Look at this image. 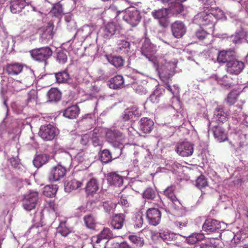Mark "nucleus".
<instances>
[{"instance_id": "1", "label": "nucleus", "mask_w": 248, "mask_h": 248, "mask_svg": "<svg viewBox=\"0 0 248 248\" xmlns=\"http://www.w3.org/2000/svg\"><path fill=\"white\" fill-rule=\"evenodd\" d=\"M221 13L218 9H207L196 15L194 21L201 27H208L209 29H212L219 18L218 14Z\"/></svg>"}, {"instance_id": "2", "label": "nucleus", "mask_w": 248, "mask_h": 248, "mask_svg": "<svg viewBox=\"0 0 248 248\" xmlns=\"http://www.w3.org/2000/svg\"><path fill=\"white\" fill-rule=\"evenodd\" d=\"M5 72L9 75L15 76L22 73L23 82L27 85L32 84L34 79V71L28 67H23V64L15 62L7 64L5 68Z\"/></svg>"}, {"instance_id": "3", "label": "nucleus", "mask_w": 248, "mask_h": 248, "mask_svg": "<svg viewBox=\"0 0 248 248\" xmlns=\"http://www.w3.org/2000/svg\"><path fill=\"white\" fill-rule=\"evenodd\" d=\"M31 58L39 62L46 63L47 60L52 54L51 49L48 46L36 48L30 51Z\"/></svg>"}, {"instance_id": "4", "label": "nucleus", "mask_w": 248, "mask_h": 248, "mask_svg": "<svg viewBox=\"0 0 248 248\" xmlns=\"http://www.w3.org/2000/svg\"><path fill=\"white\" fill-rule=\"evenodd\" d=\"M58 129L51 124L41 126L38 132L39 136L45 141L53 140L58 135Z\"/></svg>"}, {"instance_id": "5", "label": "nucleus", "mask_w": 248, "mask_h": 248, "mask_svg": "<svg viewBox=\"0 0 248 248\" xmlns=\"http://www.w3.org/2000/svg\"><path fill=\"white\" fill-rule=\"evenodd\" d=\"M153 17L158 20V23L160 26L163 28L167 27L170 24L169 18L168 9L167 8H162L158 10H155L152 12Z\"/></svg>"}, {"instance_id": "6", "label": "nucleus", "mask_w": 248, "mask_h": 248, "mask_svg": "<svg viewBox=\"0 0 248 248\" xmlns=\"http://www.w3.org/2000/svg\"><path fill=\"white\" fill-rule=\"evenodd\" d=\"M175 151L182 157H188L193 153L194 144L187 141L179 142L175 146Z\"/></svg>"}, {"instance_id": "7", "label": "nucleus", "mask_w": 248, "mask_h": 248, "mask_svg": "<svg viewBox=\"0 0 248 248\" xmlns=\"http://www.w3.org/2000/svg\"><path fill=\"white\" fill-rule=\"evenodd\" d=\"M38 199V193L36 191L30 192L24 195L22 200V206L24 209L27 211H30L34 209Z\"/></svg>"}, {"instance_id": "8", "label": "nucleus", "mask_w": 248, "mask_h": 248, "mask_svg": "<svg viewBox=\"0 0 248 248\" xmlns=\"http://www.w3.org/2000/svg\"><path fill=\"white\" fill-rule=\"evenodd\" d=\"M141 16L140 12L136 9H128L125 12L124 19L132 27H136L140 22Z\"/></svg>"}, {"instance_id": "9", "label": "nucleus", "mask_w": 248, "mask_h": 248, "mask_svg": "<svg viewBox=\"0 0 248 248\" xmlns=\"http://www.w3.org/2000/svg\"><path fill=\"white\" fill-rule=\"evenodd\" d=\"M244 67V63L237 60L236 57L233 60L229 62L226 64L225 69L229 74L237 76L242 72Z\"/></svg>"}, {"instance_id": "10", "label": "nucleus", "mask_w": 248, "mask_h": 248, "mask_svg": "<svg viewBox=\"0 0 248 248\" xmlns=\"http://www.w3.org/2000/svg\"><path fill=\"white\" fill-rule=\"evenodd\" d=\"M202 229L207 234L218 232L221 231V222L215 219L207 218L202 226Z\"/></svg>"}, {"instance_id": "11", "label": "nucleus", "mask_w": 248, "mask_h": 248, "mask_svg": "<svg viewBox=\"0 0 248 248\" xmlns=\"http://www.w3.org/2000/svg\"><path fill=\"white\" fill-rule=\"evenodd\" d=\"M66 172V169L61 165L52 167L47 175L49 181L54 182L59 181L63 178Z\"/></svg>"}, {"instance_id": "12", "label": "nucleus", "mask_w": 248, "mask_h": 248, "mask_svg": "<svg viewBox=\"0 0 248 248\" xmlns=\"http://www.w3.org/2000/svg\"><path fill=\"white\" fill-rule=\"evenodd\" d=\"M215 78L218 84L227 89L232 87L238 83L237 78L227 75L222 76L216 75Z\"/></svg>"}, {"instance_id": "13", "label": "nucleus", "mask_w": 248, "mask_h": 248, "mask_svg": "<svg viewBox=\"0 0 248 248\" xmlns=\"http://www.w3.org/2000/svg\"><path fill=\"white\" fill-rule=\"evenodd\" d=\"M146 216L149 224L156 226L160 222L161 213L156 208H150L146 211Z\"/></svg>"}, {"instance_id": "14", "label": "nucleus", "mask_w": 248, "mask_h": 248, "mask_svg": "<svg viewBox=\"0 0 248 248\" xmlns=\"http://www.w3.org/2000/svg\"><path fill=\"white\" fill-rule=\"evenodd\" d=\"M236 57V53L233 49L223 50L219 51L217 61L220 63H226L227 64L229 62L233 60Z\"/></svg>"}, {"instance_id": "15", "label": "nucleus", "mask_w": 248, "mask_h": 248, "mask_svg": "<svg viewBox=\"0 0 248 248\" xmlns=\"http://www.w3.org/2000/svg\"><path fill=\"white\" fill-rule=\"evenodd\" d=\"M173 35L177 38H181L186 32V28L181 21H175L171 25Z\"/></svg>"}, {"instance_id": "16", "label": "nucleus", "mask_w": 248, "mask_h": 248, "mask_svg": "<svg viewBox=\"0 0 248 248\" xmlns=\"http://www.w3.org/2000/svg\"><path fill=\"white\" fill-rule=\"evenodd\" d=\"M140 130L145 134L150 133L154 128V122L147 117L142 118L139 122Z\"/></svg>"}, {"instance_id": "17", "label": "nucleus", "mask_w": 248, "mask_h": 248, "mask_svg": "<svg viewBox=\"0 0 248 248\" xmlns=\"http://www.w3.org/2000/svg\"><path fill=\"white\" fill-rule=\"evenodd\" d=\"M108 183L111 185L120 186L123 184V178L116 172L109 173L107 177Z\"/></svg>"}, {"instance_id": "18", "label": "nucleus", "mask_w": 248, "mask_h": 248, "mask_svg": "<svg viewBox=\"0 0 248 248\" xmlns=\"http://www.w3.org/2000/svg\"><path fill=\"white\" fill-rule=\"evenodd\" d=\"M99 189L98 184L95 178L91 179L86 184L85 190L86 194L89 195H93L96 193Z\"/></svg>"}, {"instance_id": "19", "label": "nucleus", "mask_w": 248, "mask_h": 248, "mask_svg": "<svg viewBox=\"0 0 248 248\" xmlns=\"http://www.w3.org/2000/svg\"><path fill=\"white\" fill-rule=\"evenodd\" d=\"M83 180H78L73 179L68 181L64 185V189L66 192H70L73 190L78 189L83 185Z\"/></svg>"}, {"instance_id": "20", "label": "nucleus", "mask_w": 248, "mask_h": 248, "mask_svg": "<svg viewBox=\"0 0 248 248\" xmlns=\"http://www.w3.org/2000/svg\"><path fill=\"white\" fill-rule=\"evenodd\" d=\"M109 82V87L111 89L116 90L124 87V79L121 75H117L112 78Z\"/></svg>"}, {"instance_id": "21", "label": "nucleus", "mask_w": 248, "mask_h": 248, "mask_svg": "<svg viewBox=\"0 0 248 248\" xmlns=\"http://www.w3.org/2000/svg\"><path fill=\"white\" fill-rule=\"evenodd\" d=\"M212 131L214 136L219 142H223L227 140V134L224 129L220 125H216L213 127Z\"/></svg>"}, {"instance_id": "22", "label": "nucleus", "mask_w": 248, "mask_h": 248, "mask_svg": "<svg viewBox=\"0 0 248 248\" xmlns=\"http://www.w3.org/2000/svg\"><path fill=\"white\" fill-rule=\"evenodd\" d=\"M124 219L125 217L123 214L116 215L112 218L111 227L114 229H121L124 225Z\"/></svg>"}, {"instance_id": "23", "label": "nucleus", "mask_w": 248, "mask_h": 248, "mask_svg": "<svg viewBox=\"0 0 248 248\" xmlns=\"http://www.w3.org/2000/svg\"><path fill=\"white\" fill-rule=\"evenodd\" d=\"M79 110L77 105H73L64 110L63 115L69 119H75L78 115Z\"/></svg>"}, {"instance_id": "24", "label": "nucleus", "mask_w": 248, "mask_h": 248, "mask_svg": "<svg viewBox=\"0 0 248 248\" xmlns=\"http://www.w3.org/2000/svg\"><path fill=\"white\" fill-rule=\"evenodd\" d=\"M119 28L120 26L114 22L108 23L104 29V36L106 37L112 36Z\"/></svg>"}, {"instance_id": "25", "label": "nucleus", "mask_w": 248, "mask_h": 248, "mask_svg": "<svg viewBox=\"0 0 248 248\" xmlns=\"http://www.w3.org/2000/svg\"><path fill=\"white\" fill-rule=\"evenodd\" d=\"M26 5L25 0H12L10 4L11 11L14 14L20 12Z\"/></svg>"}, {"instance_id": "26", "label": "nucleus", "mask_w": 248, "mask_h": 248, "mask_svg": "<svg viewBox=\"0 0 248 248\" xmlns=\"http://www.w3.org/2000/svg\"><path fill=\"white\" fill-rule=\"evenodd\" d=\"M168 9L169 14L177 15L180 14L183 11V6L180 2H176L173 0L170 2Z\"/></svg>"}, {"instance_id": "27", "label": "nucleus", "mask_w": 248, "mask_h": 248, "mask_svg": "<svg viewBox=\"0 0 248 248\" xmlns=\"http://www.w3.org/2000/svg\"><path fill=\"white\" fill-rule=\"evenodd\" d=\"M132 190L130 188L124 189L121 192L120 202L122 205H126L132 198Z\"/></svg>"}, {"instance_id": "28", "label": "nucleus", "mask_w": 248, "mask_h": 248, "mask_svg": "<svg viewBox=\"0 0 248 248\" xmlns=\"http://www.w3.org/2000/svg\"><path fill=\"white\" fill-rule=\"evenodd\" d=\"M58 233H60L63 237H67L71 233L73 230L71 228L68 227L66 225V221H61L57 229Z\"/></svg>"}, {"instance_id": "29", "label": "nucleus", "mask_w": 248, "mask_h": 248, "mask_svg": "<svg viewBox=\"0 0 248 248\" xmlns=\"http://www.w3.org/2000/svg\"><path fill=\"white\" fill-rule=\"evenodd\" d=\"M205 239L204 234L202 233H193L186 238V242L191 245L196 244L198 242Z\"/></svg>"}, {"instance_id": "30", "label": "nucleus", "mask_w": 248, "mask_h": 248, "mask_svg": "<svg viewBox=\"0 0 248 248\" xmlns=\"http://www.w3.org/2000/svg\"><path fill=\"white\" fill-rule=\"evenodd\" d=\"M58 189L57 185H47L43 188V194L46 197H53L55 196Z\"/></svg>"}, {"instance_id": "31", "label": "nucleus", "mask_w": 248, "mask_h": 248, "mask_svg": "<svg viewBox=\"0 0 248 248\" xmlns=\"http://www.w3.org/2000/svg\"><path fill=\"white\" fill-rule=\"evenodd\" d=\"M214 115L217 121L223 123L226 121L228 114L224 111L221 106H218L215 109Z\"/></svg>"}, {"instance_id": "32", "label": "nucleus", "mask_w": 248, "mask_h": 248, "mask_svg": "<svg viewBox=\"0 0 248 248\" xmlns=\"http://www.w3.org/2000/svg\"><path fill=\"white\" fill-rule=\"evenodd\" d=\"M160 236L161 239L167 244H170L171 242H177V236L173 233L164 231L161 232Z\"/></svg>"}, {"instance_id": "33", "label": "nucleus", "mask_w": 248, "mask_h": 248, "mask_svg": "<svg viewBox=\"0 0 248 248\" xmlns=\"http://www.w3.org/2000/svg\"><path fill=\"white\" fill-rule=\"evenodd\" d=\"M48 100L50 102H57L61 98V93L56 88H51L47 93Z\"/></svg>"}, {"instance_id": "34", "label": "nucleus", "mask_w": 248, "mask_h": 248, "mask_svg": "<svg viewBox=\"0 0 248 248\" xmlns=\"http://www.w3.org/2000/svg\"><path fill=\"white\" fill-rule=\"evenodd\" d=\"M117 52L119 53H127L130 49V43L125 40H120L117 44Z\"/></svg>"}, {"instance_id": "35", "label": "nucleus", "mask_w": 248, "mask_h": 248, "mask_svg": "<svg viewBox=\"0 0 248 248\" xmlns=\"http://www.w3.org/2000/svg\"><path fill=\"white\" fill-rule=\"evenodd\" d=\"M108 61L116 68L123 66L124 60L121 56H107Z\"/></svg>"}, {"instance_id": "36", "label": "nucleus", "mask_w": 248, "mask_h": 248, "mask_svg": "<svg viewBox=\"0 0 248 248\" xmlns=\"http://www.w3.org/2000/svg\"><path fill=\"white\" fill-rule=\"evenodd\" d=\"M128 239L135 247L138 248H141L144 244L143 238L136 235H129Z\"/></svg>"}, {"instance_id": "37", "label": "nucleus", "mask_w": 248, "mask_h": 248, "mask_svg": "<svg viewBox=\"0 0 248 248\" xmlns=\"http://www.w3.org/2000/svg\"><path fill=\"white\" fill-rule=\"evenodd\" d=\"M175 187L173 186H168L164 191V195L168 197L174 204L178 202V200L175 196L174 191Z\"/></svg>"}, {"instance_id": "38", "label": "nucleus", "mask_w": 248, "mask_h": 248, "mask_svg": "<svg viewBox=\"0 0 248 248\" xmlns=\"http://www.w3.org/2000/svg\"><path fill=\"white\" fill-rule=\"evenodd\" d=\"M48 158L46 155H39L34 158L33 163L36 168H40L48 161Z\"/></svg>"}, {"instance_id": "39", "label": "nucleus", "mask_w": 248, "mask_h": 248, "mask_svg": "<svg viewBox=\"0 0 248 248\" xmlns=\"http://www.w3.org/2000/svg\"><path fill=\"white\" fill-rule=\"evenodd\" d=\"M101 161L105 164L110 162L112 159L111 152L107 149L101 152L99 155Z\"/></svg>"}, {"instance_id": "40", "label": "nucleus", "mask_w": 248, "mask_h": 248, "mask_svg": "<svg viewBox=\"0 0 248 248\" xmlns=\"http://www.w3.org/2000/svg\"><path fill=\"white\" fill-rule=\"evenodd\" d=\"M56 81L58 83H65L69 79V75L65 71H62L55 74Z\"/></svg>"}, {"instance_id": "41", "label": "nucleus", "mask_w": 248, "mask_h": 248, "mask_svg": "<svg viewBox=\"0 0 248 248\" xmlns=\"http://www.w3.org/2000/svg\"><path fill=\"white\" fill-rule=\"evenodd\" d=\"M84 221L86 226L90 229H94L95 227V221L94 217L91 215L85 216Z\"/></svg>"}, {"instance_id": "42", "label": "nucleus", "mask_w": 248, "mask_h": 248, "mask_svg": "<svg viewBox=\"0 0 248 248\" xmlns=\"http://www.w3.org/2000/svg\"><path fill=\"white\" fill-rule=\"evenodd\" d=\"M196 186L199 189L208 186V182L203 175L202 174L197 178L196 181Z\"/></svg>"}, {"instance_id": "43", "label": "nucleus", "mask_w": 248, "mask_h": 248, "mask_svg": "<svg viewBox=\"0 0 248 248\" xmlns=\"http://www.w3.org/2000/svg\"><path fill=\"white\" fill-rule=\"evenodd\" d=\"M204 243L200 245V248H216L214 238H205Z\"/></svg>"}, {"instance_id": "44", "label": "nucleus", "mask_w": 248, "mask_h": 248, "mask_svg": "<svg viewBox=\"0 0 248 248\" xmlns=\"http://www.w3.org/2000/svg\"><path fill=\"white\" fill-rule=\"evenodd\" d=\"M99 235L103 239H109L114 237L112 231L108 228H105Z\"/></svg>"}, {"instance_id": "45", "label": "nucleus", "mask_w": 248, "mask_h": 248, "mask_svg": "<svg viewBox=\"0 0 248 248\" xmlns=\"http://www.w3.org/2000/svg\"><path fill=\"white\" fill-rule=\"evenodd\" d=\"M142 196L147 199H154L156 196V193L153 188H147L143 192Z\"/></svg>"}, {"instance_id": "46", "label": "nucleus", "mask_w": 248, "mask_h": 248, "mask_svg": "<svg viewBox=\"0 0 248 248\" xmlns=\"http://www.w3.org/2000/svg\"><path fill=\"white\" fill-rule=\"evenodd\" d=\"M51 12L55 16L62 15L63 13L62 5L60 2L55 3L53 6Z\"/></svg>"}, {"instance_id": "47", "label": "nucleus", "mask_w": 248, "mask_h": 248, "mask_svg": "<svg viewBox=\"0 0 248 248\" xmlns=\"http://www.w3.org/2000/svg\"><path fill=\"white\" fill-rule=\"evenodd\" d=\"M57 60L60 63L64 64L67 61V55L66 52L61 50L57 52Z\"/></svg>"}, {"instance_id": "48", "label": "nucleus", "mask_w": 248, "mask_h": 248, "mask_svg": "<svg viewBox=\"0 0 248 248\" xmlns=\"http://www.w3.org/2000/svg\"><path fill=\"white\" fill-rule=\"evenodd\" d=\"M37 98V93L35 90H31L28 93V98L27 99V103H36Z\"/></svg>"}, {"instance_id": "49", "label": "nucleus", "mask_w": 248, "mask_h": 248, "mask_svg": "<svg viewBox=\"0 0 248 248\" xmlns=\"http://www.w3.org/2000/svg\"><path fill=\"white\" fill-rule=\"evenodd\" d=\"M237 98V94L235 93L232 92L228 95L226 98V101L229 105L231 106L235 103Z\"/></svg>"}, {"instance_id": "50", "label": "nucleus", "mask_w": 248, "mask_h": 248, "mask_svg": "<svg viewBox=\"0 0 248 248\" xmlns=\"http://www.w3.org/2000/svg\"><path fill=\"white\" fill-rule=\"evenodd\" d=\"M103 239L100 237V235L98 234L97 235L93 236L91 238V243L93 247V248H99L100 246L99 244L102 241Z\"/></svg>"}, {"instance_id": "51", "label": "nucleus", "mask_w": 248, "mask_h": 248, "mask_svg": "<svg viewBox=\"0 0 248 248\" xmlns=\"http://www.w3.org/2000/svg\"><path fill=\"white\" fill-rule=\"evenodd\" d=\"M118 136V133L114 130H109L106 133V137L110 141L115 140Z\"/></svg>"}, {"instance_id": "52", "label": "nucleus", "mask_w": 248, "mask_h": 248, "mask_svg": "<svg viewBox=\"0 0 248 248\" xmlns=\"http://www.w3.org/2000/svg\"><path fill=\"white\" fill-rule=\"evenodd\" d=\"M187 224L188 221L186 219L184 220H178L174 222L175 226L181 230L183 228L187 227Z\"/></svg>"}, {"instance_id": "53", "label": "nucleus", "mask_w": 248, "mask_h": 248, "mask_svg": "<svg viewBox=\"0 0 248 248\" xmlns=\"http://www.w3.org/2000/svg\"><path fill=\"white\" fill-rule=\"evenodd\" d=\"M112 159H115L119 157L122 154V149L119 148H114L111 153Z\"/></svg>"}, {"instance_id": "54", "label": "nucleus", "mask_w": 248, "mask_h": 248, "mask_svg": "<svg viewBox=\"0 0 248 248\" xmlns=\"http://www.w3.org/2000/svg\"><path fill=\"white\" fill-rule=\"evenodd\" d=\"M208 34L207 32L204 30H199L196 32V36L200 40L204 39Z\"/></svg>"}, {"instance_id": "55", "label": "nucleus", "mask_w": 248, "mask_h": 248, "mask_svg": "<svg viewBox=\"0 0 248 248\" xmlns=\"http://www.w3.org/2000/svg\"><path fill=\"white\" fill-rule=\"evenodd\" d=\"M10 162L11 166L15 169L19 170L20 169V164L18 159L15 157H12L10 159Z\"/></svg>"}, {"instance_id": "56", "label": "nucleus", "mask_w": 248, "mask_h": 248, "mask_svg": "<svg viewBox=\"0 0 248 248\" xmlns=\"http://www.w3.org/2000/svg\"><path fill=\"white\" fill-rule=\"evenodd\" d=\"M92 141L94 146H101L102 144L98 137L96 134H93L92 138Z\"/></svg>"}, {"instance_id": "57", "label": "nucleus", "mask_w": 248, "mask_h": 248, "mask_svg": "<svg viewBox=\"0 0 248 248\" xmlns=\"http://www.w3.org/2000/svg\"><path fill=\"white\" fill-rule=\"evenodd\" d=\"M132 114V113H131L129 108L125 109L123 115L124 120L126 121L133 119V117Z\"/></svg>"}, {"instance_id": "58", "label": "nucleus", "mask_w": 248, "mask_h": 248, "mask_svg": "<svg viewBox=\"0 0 248 248\" xmlns=\"http://www.w3.org/2000/svg\"><path fill=\"white\" fill-rule=\"evenodd\" d=\"M131 113H132V116L134 117H138L140 116L141 113L140 112L138 108L136 107H132L128 108Z\"/></svg>"}, {"instance_id": "59", "label": "nucleus", "mask_w": 248, "mask_h": 248, "mask_svg": "<svg viewBox=\"0 0 248 248\" xmlns=\"http://www.w3.org/2000/svg\"><path fill=\"white\" fill-rule=\"evenodd\" d=\"M90 137L88 134H84L81 136L80 140V142L83 145H86L89 141Z\"/></svg>"}, {"instance_id": "60", "label": "nucleus", "mask_w": 248, "mask_h": 248, "mask_svg": "<svg viewBox=\"0 0 248 248\" xmlns=\"http://www.w3.org/2000/svg\"><path fill=\"white\" fill-rule=\"evenodd\" d=\"M47 204L48 207L53 211L55 212L57 210V205H56L54 201L49 200L47 202Z\"/></svg>"}, {"instance_id": "61", "label": "nucleus", "mask_w": 248, "mask_h": 248, "mask_svg": "<svg viewBox=\"0 0 248 248\" xmlns=\"http://www.w3.org/2000/svg\"><path fill=\"white\" fill-rule=\"evenodd\" d=\"M161 232H159L156 231H153L151 232V238L153 240H155L156 239H161Z\"/></svg>"}, {"instance_id": "62", "label": "nucleus", "mask_w": 248, "mask_h": 248, "mask_svg": "<svg viewBox=\"0 0 248 248\" xmlns=\"http://www.w3.org/2000/svg\"><path fill=\"white\" fill-rule=\"evenodd\" d=\"M202 1V3H203L205 5L207 6H212L213 4L215 2L214 0H200Z\"/></svg>"}, {"instance_id": "63", "label": "nucleus", "mask_w": 248, "mask_h": 248, "mask_svg": "<svg viewBox=\"0 0 248 248\" xmlns=\"http://www.w3.org/2000/svg\"><path fill=\"white\" fill-rule=\"evenodd\" d=\"M161 80L164 83V86L166 87L168 86V85H170V81L171 80V79L170 78H161Z\"/></svg>"}, {"instance_id": "64", "label": "nucleus", "mask_w": 248, "mask_h": 248, "mask_svg": "<svg viewBox=\"0 0 248 248\" xmlns=\"http://www.w3.org/2000/svg\"><path fill=\"white\" fill-rule=\"evenodd\" d=\"M120 248H132L126 242H123L120 244Z\"/></svg>"}]
</instances>
